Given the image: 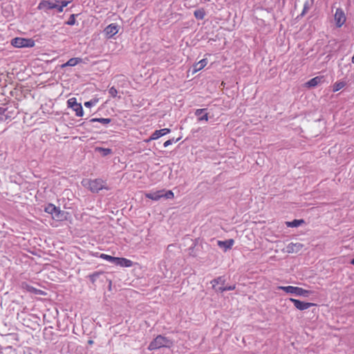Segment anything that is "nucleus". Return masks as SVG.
Masks as SVG:
<instances>
[{
  "instance_id": "18",
  "label": "nucleus",
  "mask_w": 354,
  "mask_h": 354,
  "mask_svg": "<svg viewBox=\"0 0 354 354\" xmlns=\"http://www.w3.org/2000/svg\"><path fill=\"white\" fill-rule=\"evenodd\" d=\"M66 213L61 210L59 207H57L55 212L53 215V218L57 221H64L66 219Z\"/></svg>"
},
{
  "instance_id": "9",
  "label": "nucleus",
  "mask_w": 354,
  "mask_h": 354,
  "mask_svg": "<svg viewBox=\"0 0 354 354\" xmlns=\"http://www.w3.org/2000/svg\"><path fill=\"white\" fill-rule=\"evenodd\" d=\"M104 32L108 38H111L118 32V26L115 24H111L105 28Z\"/></svg>"
},
{
  "instance_id": "2",
  "label": "nucleus",
  "mask_w": 354,
  "mask_h": 354,
  "mask_svg": "<svg viewBox=\"0 0 354 354\" xmlns=\"http://www.w3.org/2000/svg\"><path fill=\"white\" fill-rule=\"evenodd\" d=\"M174 342L171 339L162 335H158L149 345V351L159 349L162 347L170 348Z\"/></svg>"
},
{
  "instance_id": "5",
  "label": "nucleus",
  "mask_w": 354,
  "mask_h": 354,
  "mask_svg": "<svg viewBox=\"0 0 354 354\" xmlns=\"http://www.w3.org/2000/svg\"><path fill=\"white\" fill-rule=\"evenodd\" d=\"M290 304H292L293 306L298 310H306L312 306H316L315 304L301 301L295 299H290L288 301H287L286 304L288 306H290Z\"/></svg>"
},
{
  "instance_id": "27",
  "label": "nucleus",
  "mask_w": 354,
  "mask_h": 354,
  "mask_svg": "<svg viewBox=\"0 0 354 354\" xmlns=\"http://www.w3.org/2000/svg\"><path fill=\"white\" fill-rule=\"evenodd\" d=\"M100 257L104 260H106L109 262H111L112 263H115V259H116V257H112V256H110L109 254H101Z\"/></svg>"
},
{
  "instance_id": "24",
  "label": "nucleus",
  "mask_w": 354,
  "mask_h": 354,
  "mask_svg": "<svg viewBox=\"0 0 354 354\" xmlns=\"http://www.w3.org/2000/svg\"><path fill=\"white\" fill-rule=\"evenodd\" d=\"M56 209H57V207L55 205H53L52 203H49L45 207L44 211H45V212L50 214L53 216L54 214V213L55 212Z\"/></svg>"
},
{
  "instance_id": "36",
  "label": "nucleus",
  "mask_w": 354,
  "mask_h": 354,
  "mask_svg": "<svg viewBox=\"0 0 354 354\" xmlns=\"http://www.w3.org/2000/svg\"><path fill=\"white\" fill-rule=\"evenodd\" d=\"M32 293L35 294V295H46V292L42 290H39V289H37L35 288H33L32 291Z\"/></svg>"
},
{
  "instance_id": "38",
  "label": "nucleus",
  "mask_w": 354,
  "mask_h": 354,
  "mask_svg": "<svg viewBox=\"0 0 354 354\" xmlns=\"http://www.w3.org/2000/svg\"><path fill=\"white\" fill-rule=\"evenodd\" d=\"M314 3V0H306L304 3V7L310 9Z\"/></svg>"
},
{
  "instance_id": "35",
  "label": "nucleus",
  "mask_w": 354,
  "mask_h": 354,
  "mask_svg": "<svg viewBox=\"0 0 354 354\" xmlns=\"http://www.w3.org/2000/svg\"><path fill=\"white\" fill-rule=\"evenodd\" d=\"M97 100H91L90 101L86 102L84 103V106L87 108H91L93 106H95L97 103Z\"/></svg>"
},
{
  "instance_id": "11",
  "label": "nucleus",
  "mask_w": 354,
  "mask_h": 354,
  "mask_svg": "<svg viewBox=\"0 0 354 354\" xmlns=\"http://www.w3.org/2000/svg\"><path fill=\"white\" fill-rule=\"evenodd\" d=\"M234 243V241L232 239H230L225 241H218L217 245L223 249L224 252L230 250Z\"/></svg>"
},
{
  "instance_id": "13",
  "label": "nucleus",
  "mask_w": 354,
  "mask_h": 354,
  "mask_svg": "<svg viewBox=\"0 0 354 354\" xmlns=\"http://www.w3.org/2000/svg\"><path fill=\"white\" fill-rule=\"evenodd\" d=\"M164 190H159L154 192H150L145 194V197L153 201H158L160 198L163 197Z\"/></svg>"
},
{
  "instance_id": "17",
  "label": "nucleus",
  "mask_w": 354,
  "mask_h": 354,
  "mask_svg": "<svg viewBox=\"0 0 354 354\" xmlns=\"http://www.w3.org/2000/svg\"><path fill=\"white\" fill-rule=\"evenodd\" d=\"M225 282V279L224 277H218L213 280L211 281V284L212 286V288L214 289V290L216 292V288H218V285H221L220 286H224Z\"/></svg>"
},
{
  "instance_id": "33",
  "label": "nucleus",
  "mask_w": 354,
  "mask_h": 354,
  "mask_svg": "<svg viewBox=\"0 0 354 354\" xmlns=\"http://www.w3.org/2000/svg\"><path fill=\"white\" fill-rule=\"evenodd\" d=\"M180 139V138H178L177 139H175V138L169 139L164 142L163 146H164V147H167L170 145L177 142Z\"/></svg>"
},
{
  "instance_id": "16",
  "label": "nucleus",
  "mask_w": 354,
  "mask_h": 354,
  "mask_svg": "<svg viewBox=\"0 0 354 354\" xmlns=\"http://www.w3.org/2000/svg\"><path fill=\"white\" fill-rule=\"evenodd\" d=\"M82 59L80 57H73L69 59L65 64H62V67L64 68L66 66H75L78 64L82 62Z\"/></svg>"
},
{
  "instance_id": "12",
  "label": "nucleus",
  "mask_w": 354,
  "mask_h": 354,
  "mask_svg": "<svg viewBox=\"0 0 354 354\" xmlns=\"http://www.w3.org/2000/svg\"><path fill=\"white\" fill-rule=\"evenodd\" d=\"M195 115L198 117V121H207L208 114L206 112V109H198L195 111Z\"/></svg>"
},
{
  "instance_id": "34",
  "label": "nucleus",
  "mask_w": 354,
  "mask_h": 354,
  "mask_svg": "<svg viewBox=\"0 0 354 354\" xmlns=\"http://www.w3.org/2000/svg\"><path fill=\"white\" fill-rule=\"evenodd\" d=\"M76 22L75 15L72 14L66 24L68 26H73Z\"/></svg>"
},
{
  "instance_id": "21",
  "label": "nucleus",
  "mask_w": 354,
  "mask_h": 354,
  "mask_svg": "<svg viewBox=\"0 0 354 354\" xmlns=\"http://www.w3.org/2000/svg\"><path fill=\"white\" fill-rule=\"evenodd\" d=\"M111 120L110 118H92L89 120L90 122H100L103 125H106L111 122Z\"/></svg>"
},
{
  "instance_id": "22",
  "label": "nucleus",
  "mask_w": 354,
  "mask_h": 354,
  "mask_svg": "<svg viewBox=\"0 0 354 354\" xmlns=\"http://www.w3.org/2000/svg\"><path fill=\"white\" fill-rule=\"evenodd\" d=\"M321 80H322L321 77L317 76L315 77L310 79L307 82V84L310 87H314L321 82Z\"/></svg>"
},
{
  "instance_id": "4",
  "label": "nucleus",
  "mask_w": 354,
  "mask_h": 354,
  "mask_svg": "<svg viewBox=\"0 0 354 354\" xmlns=\"http://www.w3.org/2000/svg\"><path fill=\"white\" fill-rule=\"evenodd\" d=\"M68 107L72 109L77 117H82L84 115L82 106L80 103L77 102L75 97H71L67 100Z\"/></svg>"
},
{
  "instance_id": "29",
  "label": "nucleus",
  "mask_w": 354,
  "mask_h": 354,
  "mask_svg": "<svg viewBox=\"0 0 354 354\" xmlns=\"http://www.w3.org/2000/svg\"><path fill=\"white\" fill-rule=\"evenodd\" d=\"M20 287L21 289L25 290L29 292L32 293V291L34 288L33 286L29 285L27 282L23 281L20 284Z\"/></svg>"
},
{
  "instance_id": "43",
  "label": "nucleus",
  "mask_w": 354,
  "mask_h": 354,
  "mask_svg": "<svg viewBox=\"0 0 354 354\" xmlns=\"http://www.w3.org/2000/svg\"><path fill=\"white\" fill-rule=\"evenodd\" d=\"M93 343V340H89V341H88V344H92Z\"/></svg>"
},
{
  "instance_id": "25",
  "label": "nucleus",
  "mask_w": 354,
  "mask_h": 354,
  "mask_svg": "<svg viewBox=\"0 0 354 354\" xmlns=\"http://www.w3.org/2000/svg\"><path fill=\"white\" fill-rule=\"evenodd\" d=\"M194 15L197 19L202 20L205 16V12L203 9H198L194 11Z\"/></svg>"
},
{
  "instance_id": "14",
  "label": "nucleus",
  "mask_w": 354,
  "mask_h": 354,
  "mask_svg": "<svg viewBox=\"0 0 354 354\" xmlns=\"http://www.w3.org/2000/svg\"><path fill=\"white\" fill-rule=\"evenodd\" d=\"M171 132V129L168 128H164L159 130H156L152 133V138L151 139H158L160 137L169 133Z\"/></svg>"
},
{
  "instance_id": "7",
  "label": "nucleus",
  "mask_w": 354,
  "mask_h": 354,
  "mask_svg": "<svg viewBox=\"0 0 354 354\" xmlns=\"http://www.w3.org/2000/svg\"><path fill=\"white\" fill-rule=\"evenodd\" d=\"M59 1H46L43 0L41 1L38 6V8L39 10H52V9H57L59 8Z\"/></svg>"
},
{
  "instance_id": "42",
  "label": "nucleus",
  "mask_w": 354,
  "mask_h": 354,
  "mask_svg": "<svg viewBox=\"0 0 354 354\" xmlns=\"http://www.w3.org/2000/svg\"><path fill=\"white\" fill-rule=\"evenodd\" d=\"M351 263L354 266V258L351 260Z\"/></svg>"
},
{
  "instance_id": "31",
  "label": "nucleus",
  "mask_w": 354,
  "mask_h": 354,
  "mask_svg": "<svg viewBox=\"0 0 354 354\" xmlns=\"http://www.w3.org/2000/svg\"><path fill=\"white\" fill-rule=\"evenodd\" d=\"M311 292L301 288H299V292L297 293V296H302L307 297L310 295Z\"/></svg>"
},
{
  "instance_id": "40",
  "label": "nucleus",
  "mask_w": 354,
  "mask_h": 354,
  "mask_svg": "<svg viewBox=\"0 0 354 354\" xmlns=\"http://www.w3.org/2000/svg\"><path fill=\"white\" fill-rule=\"evenodd\" d=\"M6 109L3 108V107H0V114H4L5 111H6Z\"/></svg>"
},
{
  "instance_id": "19",
  "label": "nucleus",
  "mask_w": 354,
  "mask_h": 354,
  "mask_svg": "<svg viewBox=\"0 0 354 354\" xmlns=\"http://www.w3.org/2000/svg\"><path fill=\"white\" fill-rule=\"evenodd\" d=\"M207 64V59H202L198 63L195 64L193 66L194 73H196L202 70Z\"/></svg>"
},
{
  "instance_id": "28",
  "label": "nucleus",
  "mask_w": 354,
  "mask_h": 354,
  "mask_svg": "<svg viewBox=\"0 0 354 354\" xmlns=\"http://www.w3.org/2000/svg\"><path fill=\"white\" fill-rule=\"evenodd\" d=\"M95 150L101 152L103 156H106L112 152L111 149L109 148L97 147Z\"/></svg>"
},
{
  "instance_id": "30",
  "label": "nucleus",
  "mask_w": 354,
  "mask_h": 354,
  "mask_svg": "<svg viewBox=\"0 0 354 354\" xmlns=\"http://www.w3.org/2000/svg\"><path fill=\"white\" fill-rule=\"evenodd\" d=\"M109 93L110 96L113 98L118 97V99H120V96H118V90L114 86H111V88H109Z\"/></svg>"
},
{
  "instance_id": "1",
  "label": "nucleus",
  "mask_w": 354,
  "mask_h": 354,
  "mask_svg": "<svg viewBox=\"0 0 354 354\" xmlns=\"http://www.w3.org/2000/svg\"><path fill=\"white\" fill-rule=\"evenodd\" d=\"M82 184L93 193H97L103 189H109L106 185V182L101 178L85 179L82 180Z\"/></svg>"
},
{
  "instance_id": "32",
  "label": "nucleus",
  "mask_w": 354,
  "mask_h": 354,
  "mask_svg": "<svg viewBox=\"0 0 354 354\" xmlns=\"http://www.w3.org/2000/svg\"><path fill=\"white\" fill-rule=\"evenodd\" d=\"M70 1H61L59 3V8H57L58 12H62L64 7L67 6Z\"/></svg>"
},
{
  "instance_id": "26",
  "label": "nucleus",
  "mask_w": 354,
  "mask_h": 354,
  "mask_svg": "<svg viewBox=\"0 0 354 354\" xmlns=\"http://www.w3.org/2000/svg\"><path fill=\"white\" fill-rule=\"evenodd\" d=\"M346 86V83L344 82H337L333 84V91L337 92L342 88H344Z\"/></svg>"
},
{
  "instance_id": "23",
  "label": "nucleus",
  "mask_w": 354,
  "mask_h": 354,
  "mask_svg": "<svg viewBox=\"0 0 354 354\" xmlns=\"http://www.w3.org/2000/svg\"><path fill=\"white\" fill-rule=\"evenodd\" d=\"M235 288H236V286L234 284L231 285V286H218V288H216V292L222 293L227 290H233Z\"/></svg>"
},
{
  "instance_id": "15",
  "label": "nucleus",
  "mask_w": 354,
  "mask_h": 354,
  "mask_svg": "<svg viewBox=\"0 0 354 354\" xmlns=\"http://www.w3.org/2000/svg\"><path fill=\"white\" fill-rule=\"evenodd\" d=\"M278 289L283 290L287 293L293 294L297 295L299 292V287L288 286H279Z\"/></svg>"
},
{
  "instance_id": "6",
  "label": "nucleus",
  "mask_w": 354,
  "mask_h": 354,
  "mask_svg": "<svg viewBox=\"0 0 354 354\" xmlns=\"http://www.w3.org/2000/svg\"><path fill=\"white\" fill-rule=\"evenodd\" d=\"M334 20L337 28H341L345 24L346 17L344 11L341 8L336 9Z\"/></svg>"
},
{
  "instance_id": "8",
  "label": "nucleus",
  "mask_w": 354,
  "mask_h": 354,
  "mask_svg": "<svg viewBox=\"0 0 354 354\" xmlns=\"http://www.w3.org/2000/svg\"><path fill=\"white\" fill-rule=\"evenodd\" d=\"M303 248V244L300 243H290L285 249L283 250V252L287 253H297L299 252Z\"/></svg>"
},
{
  "instance_id": "37",
  "label": "nucleus",
  "mask_w": 354,
  "mask_h": 354,
  "mask_svg": "<svg viewBox=\"0 0 354 354\" xmlns=\"http://www.w3.org/2000/svg\"><path fill=\"white\" fill-rule=\"evenodd\" d=\"M174 196V194L172 191L169 190L165 192V194H163V197L167 199L173 198Z\"/></svg>"
},
{
  "instance_id": "20",
  "label": "nucleus",
  "mask_w": 354,
  "mask_h": 354,
  "mask_svg": "<svg viewBox=\"0 0 354 354\" xmlns=\"http://www.w3.org/2000/svg\"><path fill=\"white\" fill-rule=\"evenodd\" d=\"M304 221L303 219H295L292 221L286 222V225L290 227H297L301 225Z\"/></svg>"
},
{
  "instance_id": "3",
  "label": "nucleus",
  "mask_w": 354,
  "mask_h": 354,
  "mask_svg": "<svg viewBox=\"0 0 354 354\" xmlns=\"http://www.w3.org/2000/svg\"><path fill=\"white\" fill-rule=\"evenodd\" d=\"M11 44L16 48L33 47L35 41L32 39L15 37L12 39Z\"/></svg>"
},
{
  "instance_id": "39",
  "label": "nucleus",
  "mask_w": 354,
  "mask_h": 354,
  "mask_svg": "<svg viewBox=\"0 0 354 354\" xmlns=\"http://www.w3.org/2000/svg\"><path fill=\"white\" fill-rule=\"evenodd\" d=\"M309 10H310V9H308V8H307L304 7V8H303V10H302V12H301V16H304V15H305V14H306V13Z\"/></svg>"
},
{
  "instance_id": "10",
  "label": "nucleus",
  "mask_w": 354,
  "mask_h": 354,
  "mask_svg": "<svg viewBox=\"0 0 354 354\" xmlns=\"http://www.w3.org/2000/svg\"><path fill=\"white\" fill-rule=\"evenodd\" d=\"M114 264L123 268H130L133 266V263L131 260L126 258L116 257Z\"/></svg>"
},
{
  "instance_id": "41",
  "label": "nucleus",
  "mask_w": 354,
  "mask_h": 354,
  "mask_svg": "<svg viewBox=\"0 0 354 354\" xmlns=\"http://www.w3.org/2000/svg\"><path fill=\"white\" fill-rule=\"evenodd\" d=\"M152 138V135L149 137V138H148L147 140H145V142H149L151 140H155L156 139H151Z\"/></svg>"
}]
</instances>
